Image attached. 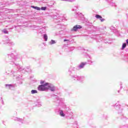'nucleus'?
I'll use <instances>...</instances> for the list:
<instances>
[{"instance_id": "28", "label": "nucleus", "mask_w": 128, "mask_h": 128, "mask_svg": "<svg viewBox=\"0 0 128 128\" xmlns=\"http://www.w3.org/2000/svg\"><path fill=\"white\" fill-rule=\"evenodd\" d=\"M100 36L98 35L96 37V40H102V38H100Z\"/></svg>"}, {"instance_id": "18", "label": "nucleus", "mask_w": 128, "mask_h": 128, "mask_svg": "<svg viewBox=\"0 0 128 128\" xmlns=\"http://www.w3.org/2000/svg\"><path fill=\"white\" fill-rule=\"evenodd\" d=\"M44 32H46V29L44 28H43L42 30H40V34H42Z\"/></svg>"}, {"instance_id": "11", "label": "nucleus", "mask_w": 128, "mask_h": 128, "mask_svg": "<svg viewBox=\"0 0 128 128\" xmlns=\"http://www.w3.org/2000/svg\"><path fill=\"white\" fill-rule=\"evenodd\" d=\"M13 120H17L18 122H20L22 124V122H24V120L22 119L18 118H14Z\"/></svg>"}, {"instance_id": "21", "label": "nucleus", "mask_w": 128, "mask_h": 128, "mask_svg": "<svg viewBox=\"0 0 128 128\" xmlns=\"http://www.w3.org/2000/svg\"><path fill=\"white\" fill-rule=\"evenodd\" d=\"M31 94H38V90H32L31 91Z\"/></svg>"}, {"instance_id": "13", "label": "nucleus", "mask_w": 128, "mask_h": 128, "mask_svg": "<svg viewBox=\"0 0 128 128\" xmlns=\"http://www.w3.org/2000/svg\"><path fill=\"white\" fill-rule=\"evenodd\" d=\"M36 106H42V102H40V100H36Z\"/></svg>"}, {"instance_id": "19", "label": "nucleus", "mask_w": 128, "mask_h": 128, "mask_svg": "<svg viewBox=\"0 0 128 128\" xmlns=\"http://www.w3.org/2000/svg\"><path fill=\"white\" fill-rule=\"evenodd\" d=\"M77 16H79L80 18H82V14L80 12L76 13Z\"/></svg>"}, {"instance_id": "43", "label": "nucleus", "mask_w": 128, "mask_h": 128, "mask_svg": "<svg viewBox=\"0 0 128 128\" xmlns=\"http://www.w3.org/2000/svg\"><path fill=\"white\" fill-rule=\"evenodd\" d=\"M118 92H120V90H118Z\"/></svg>"}, {"instance_id": "38", "label": "nucleus", "mask_w": 128, "mask_h": 128, "mask_svg": "<svg viewBox=\"0 0 128 128\" xmlns=\"http://www.w3.org/2000/svg\"><path fill=\"white\" fill-rule=\"evenodd\" d=\"M76 10V7H75V9H73V10Z\"/></svg>"}, {"instance_id": "9", "label": "nucleus", "mask_w": 128, "mask_h": 128, "mask_svg": "<svg viewBox=\"0 0 128 128\" xmlns=\"http://www.w3.org/2000/svg\"><path fill=\"white\" fill-rule=\"evenodd\" d=\"M95 18H99L100 20V22H104V19L102 18V17L99 14H96L95 16Z\"/></svg>"}, {"instance_id": "44", "label": "nucleus", "mask_w": 128, "mask_h": 128, "mask_svg": "<svg viewBox=\"0 0 128 128\" xmlns=\"http://www.w3.org/2000/svg\"><path fill=\"white\" fill-rule=\"evenodd\" d=\"M52 14H54V12H51Z\"/></svg>"}, {"instance_id": "10", "label": "nucleus", "mask_w": 128, "mask_h": 128, "mask_svg": "<svg viewBox=\"0 0 128 128\" xmlns=\"http://www.w3.org/2000/svg\"><path fill=\"white\" fill-rule=\"evenodd\" d=\"M59 114L60 116H62V118L66 116V114H64V111H62V110H59Z\"/></svg>"}, {"instance_id": "26", "label": "nucleus", "mask_w": 128, "mask_h": 128, "mask_svg": "<svg viewBox=\"0 0 128 128\" xmlns=\"http://www.w3.org/2000/svg\"><path fill=\"white\" fill-rule=\"evenodd\" d=\"M6 88H12V84H6Z\"/></svg>"}, {"instance_id": "25", "label": "nucleus", "mask_w": 128, "mask_h": 128, "mask_svg": "<svg viewBox=\"0 0 128 128\" xmlns=\"http://www.w3.org/2000/svg\"><path fill=\"white\" fill-rule=\"evenodd\" d=\"M40 10H46V6H42L41 8H40Z\"/></svg>"}, {"instance_id": "31", "label": "nucleus", "mask_w": 128, "mask_h": 128, "mask_svg": "<svg viewBox=\"0 0 128 128\" xmlns=\"http://www.w3.org/2000/svg\"><path fill=\"white\" fill-rule=\"evenodd\" d=\"M59 100L60 102H64V98H60L59 99Z\"/></svg>"}, {"instance_id": "32", "label": "nucleus", "mask_w": 128, "mask_h": 128, "mask_svg": "<svg viewBox=\"0 0 128 128\" xmlns=\"http://www.w3.org/2000/svg\"><path fill=\"white\" fill-rule=\"evenodd\" d=\"M40 84L44 85V80H41L40 82Z\"/></svg>"}, {"instance_id": "36", "label": "nucleus", "mask_w": 128, "mask_h": 128, "mask_svg": "<svg viewBox=\"0 0 128 128\" xmlns=\"http://www.w3.org/2000/svg\"><path fill=\"white\" fill-rule=\"evenodd\" d=\"M76 70V68H72V70Z\"/></svg>"}, {"instance_id": "8", "label": "nucleus", "mask_w": 128, "mask_h": 128, "mask_svg": "<svg viewBox=\"0 0 128 128\" xmlns=\"http://www.w3.org/2000/svg\"><path fill=\"white\" fill-rule=\"evenodd\" d=\"M3 42H4V44H10V40H8V37L6 36H4Z\"/></svg>"}, {"instance_id": "41", "label": "nucleus", "mask_w": 128, "mask_h": 128, "mask_svg": "<svg viewBox=\"0 0 128 128\" xmlns=\"http://www.w3.org/2000/svg\"><path fill=\"white\" fill-rule=\"evenodd\" d=\"M14 26L15 28H16V26Z\"/></svg>"}, {"instance_id": "22", "label": "nucleus", "mask_w": 128, "mask_h": 128, "mask_svg": "<svg viewBox=\"0 0 128 128\" xmlns=\"http://www.w3.org/2000/svg\"><path fill=\"white\" fill-rule=\"evenodd\" d=\"M64 0L65 2H76V0Z\"/></svg>"}, {"instance_id": "4", "label": "nucleus", "mask_w": 128, "mask_h": 128, "mask_svg": "<svg viewBox=\"0 0 128 128\" xmlns=\"http://www.w3.org/2000/svg\"><path fill=\"white\" fill-rule=\"evenodd\" d=\"M48 82H46L44 84V85H40L38 86V90L40 92H44V90H46V86H48Z\"/></svg>"}, {"instance_id": "23", "label": "nucleus", "mask_w": 128, "mask_h": 128, "mask_svg": "<svg viewBox=\"0 0 128 128\" xmlns=\"http://www.w3.org/2000/svg\"><path fill=\"white\" fill-rule=\"evenodd\" d=\"M22 78V76L20 75H18V76H16V80H20Z\"/></svg>"}, {"instance_id": "15", "label": "nucleus", "mask_w": 128, "mask_h": 128, "mask_svg": "<svg viewBox=\"0 0 128 128\" xmlns=\"http://www.w3.org/2000/svg\"><path fill=\"white\" fill-rule=\"evenodd\" d=\"M52 18H56L58 17H60V16H58V13H55V14L52 15Z\"/></svg>"}, {"instance_id": "37", "label": "nucleus", "mask_w": 128, "mask_h": 128, "mask_svg": "<svg viewBox=\"0 0 128 128\" xmlns=\"http://www.w3.org/2000/svg\"><path fill=\"white\" fill-rule=\"evenodd\" d=\"M126 44H128V39H127V40H126Z\"/></svg>"}, {"instance_id": "29", "label": "nucleus", "mask_w": 128, "mask_h": 128, "mask_svg": "<svg viewBox=\"0 0 128 128\" xmlns=\"http://www.w3.org/2000/svg\"><path fill=\"white\" fill-rule=\"evenodd\" d=\"M3 32H4V34H8V32L6 30H3Z\"/></svg>"}, {"instance_id": "3", "label": "nucleus", "mask_w": 128, "mask_h": 128, "mask_svg": "<svg viewBox=\"0 0 128 128\" xmlns=\"http://www.w3.org/2000/svg\"><path fill=\"white\" fill-rule=\"evenodd\" d=\"M116 106V109L118 110V112H122V108H128V106L126 105V104H122V106H118L116 105V104H115Z\"/></svg>"}, {"instance_id": "35", "label": "nucleus", "mask_w": 128, "mask_h": 128, "mask_svg": "<svg viewBox=\"0 0 128 128\" xmlns=\"http://www.w3.org/2000/svg\"><path fill=\"white\" fill-rule=\"evenodd\" d=\"M31 8H34V10H36V6H32Z\"/></svg>"}, {"instance_id": "34", "label": "nucleus", "mask_w": 128, "mask_h": 128, "mask_svg": "<svg viewBox=\"0 0 128 128\" xmlns=\"http://www.w3.org/2000/svg\"><path fill=\"white\" fill-rule=\"evenodd\" d=\"M64 42H70V40H67V39H65L64 40Z\"/></svg>"}, {"instance_id": "17", "label": "nucleus", "mask_w": 128, "mask_h": 128, "mask_svg": "<svg viewBox=\"0 0 128 128\" xmlns=\"http://www.w3.org/2000/svg\"><path fill=\"white\" fill-rule=\"evenodd\" d=\"M56 44V42L54 40H52L51 41L49 42V44Z\"/></svg>"}, {"instance_id": "40", "label": "nucleus", "mask_w": 128, "mask_h": 128, "mask_svg": "<svg viewBox=\"0 0 128 128\" xmlns=\"http://www.w3.org/2000/svg\"><path fill=\"white\" fill-rule=\"evenodd\" d=\"M126 94H128V90H127Z\"/></svg>"}, {"instance_id": "14", "label": "nucleus", "mask_w": 128, "mask_h": 128, "mask_svg": "<svg viewBox=\"0 0 128 128\" xmlns=\"http://www.w3.org/2000/svg\"><path fill=\"white\" fill-rule=\"evenodd\" d=\"M106 0V2L108 1L110 2V6H116V4L110 2V0Z\"/></svg>"}, {"instance_id": "1", "label": "nucleus", "mask_w": 128, "mask_h": 128, "mask_svg": "<svg viewBox=\"0 0 128 128\" xmlns=\"http://www.w3.org/2000/svg\"><path fill=\"white\" fill-rule=\"evenodd\" d=\"M9 54H8V58L9 60V62L10 64H15L17 66V69L14 68L10 71V72H8V74L12 75L13 76H16L18 72H21L22 74H26V72H30V67H26V68H22V66H20L18 64H16V60H22V56L20 54L16 53V51L14 50H9Z\"/></svg>"}, {"instance_id": "33", "label": "nucleus", "mask_w": 128, "mask_h": 128, "mask_svg": "<svg viewBox=\"0 0 128 128\" xmlns=\"http://www.w3.org/2000/svg\"><path fill=\"white\" fill-rule=\"evenodd\" d=\"M70 50H74V46L70 47Z\"/></svg>"}, {"instance_id": "7", "label": "nucleus", "mask_w": 128, "mask_h": 128, "mask_svg": "<svg viewBox=\"0 0 128 128\" xmlns=\"http://www.w3.org/2000/svg\"><path fill=\"white\" fill-rule=\"evenodd\" d=\"M87 64L88 63L86 62H81L76 68L77 70L84 68V66H86Z\"/></svg>"}, {"instance_id": "24", "label": "nucleus", "mask_w": 128, "mask_h": 128, "mask_svg": "<svg viewBox=\"0 0 128 128\" xmlns=\"http://www.w3.org/2000/svg\"><path fill=\"white\" fill-rule=\"evenodd\" d=\"M60 18H60V20H66V17L63 16H61Z\"/></svg>"}, {"instance_id": "30", "label": "nucleus", "mask_w": 128, "mask_h": 128, "mask_svg": "<svg viewBox=\"0 0 128 128\" xmlns=\"http://www.w3.org/2000/svg\"><path fill=\"white\" fill-rule=\"evenodd\" d=\"M35 10H40V8L36 6V8Z\"/></svg>"}, {"instance_id": "27", "label": "nucleus", "mask_w": 128, "mask_h": 128, "mask_svg": "<svg viewBox=\"0 0 128 128\" xmlns=\"http://www.w3.org/2000/svg\"><path fill=\"white\" fill-rule=\"evenodd\" d=\"M0 102H1L2 104H4V100H2V98H0Z\"/></svg>"}, {"instance_id": "12", "label": "nucleus", "mask_w": 128, "mask_h": 128, "mask_svg": "<svg viewBox=\"0 0 128 128\" xmlns=\"http://www.w3.org/2000/svg\"><path fill=\"white\" fill-rule=\"evenodd\" d=\"M88 58H90V60H88V63L90 64H92V62H94V61H92V56H90V55H88Z\"/></svg>"}, {"instance_id": "2", "label": "nucleus", "mask_w": 128, "mask_h": 128, "mask_svg": "<svg viewBox=\"0 0 128 128\" xmlns=\"http://www.w3.org/2000/svg\"><path fill=\"white\" fill-rule=\"evenodd\" d=\"M72 80H80V82H82L84 80V77L83 76H72Z\"/></svg>"}, {"instance_id": "42", "label": "nucleus", "mask_w": 128, "mask_h": 128, "mask_svg": "<svg viewBox=\"0 0 128 128\" xmlns=\"http://www.w3.org/2000/svg\"><path fill=\"white\" fill-rule=\"evenodd\" d=\"M10 44H12V43H10Z\"/></svg>"}, {"instance_id": "45", "label": "nucleus", "mask_w": 128, "mask_h": 128, "mask_svg": "<svg viewBox=\"0 0 128 128\" xmlns=\"http://www.w3.org/2000/svg\"><path fill=\"white\" fill-rule=\"evenodd\" d=\"M122 88V86H120V88Z\"/></svg>"}, {"instance_id": "16", "label": "nucleus", "mask_w": 128, "mask_h": 128, "mask_svg": "<svg viewBox=\"0 0 128 128\" xmlns=\"http://www.w3.org/2000/svg\"><path fill=\"white\" fill-rule=\"evenodd\" d=\"M43 38L45 42H48V35L46 34H43Z\"/></svg>"}, {"instance_id": "39", "label": "nucleus", "mask_w": 128, "mask_h": 128, "mask_svg": "<svg viewBox=\"0 0 128 128\" xmlns=\"http://www.w3.org/2000/svg\"><path fill=\"white\" fill-rule=\"evenodd\" d=\"M112 28H114V26L110 27V30H112Z\"/></svg>"}, {"instance_id": "20", "label": "nucleus", "mask_w": 128, "mask_h": 128, "mask_svg": "<svg viewBox=\"0 0 128 128\" xmlns=\"http://www.w3.org/2000/svg\"><path fill=\"white\" fill-rule=\"evenodd\" d=\"M126 44L124 43L122 45V50H124V48H126Z\"/></svg>"}, {"instance_id": "5", "label": "nucleus", "mask_w": 128, "mask_h": 128, "mask_svg": "<svg viewBox=\"0 0 128 128\" xmlns=\"http://www.w3.org/2000/svg\"><path fill=\"white\" fill-rule=\"evenodd\" d=\"M48 86V90H50L51 92H56V88L52 84L48 83L47 85Z\"/></svg>"}, {"instance_id": "6", "label": "nucleus", "mask_w": 128, "mask_h": 128, "mask_svg": "<svg viewBox=\"0 0 128 128\" xmlns=\"http://www.w3.org/2000/svg\"><path fill=\"white\" fill-rule=\"evenodd\" d=\"M82 26L80 25H76L70 30L71 32H78V30L82 28Z\"/></svg>"}]
</instances>
